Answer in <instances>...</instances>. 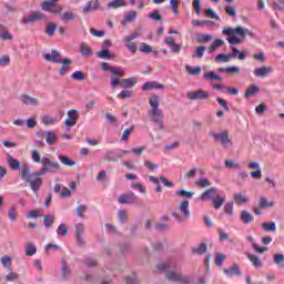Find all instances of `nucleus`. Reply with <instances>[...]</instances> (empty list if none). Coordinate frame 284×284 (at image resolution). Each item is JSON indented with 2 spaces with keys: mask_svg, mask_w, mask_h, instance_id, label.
<instances>
[{
  "mask_svg": "<svg viewBox=\"0 0 284 284\" xmlns=\"http://www.w3.org/2000/svg\"><path fill=\"white\" fill-rule=\"evenodd\" d=\"M61 170V164L59 162H52L49 158L42 160V168L37 172H30V166L26 165L21 170V179L24 183L30 185L32 192L37 194L43 185V174H57Z\"/></svg>",
  "mask_w": 284,
  "mask_h": 284,
  "instance_id": "1",
  "label": "nucleus"
},
{
  "mask_svg": "<svg viewBox=\"0 0 284 284\" xmlns=\"http://www.w3.org/2000/svg\"><path fill=\"white\" fill-rule=\"evenodd\" d=\"M149 104L151 105V109L149 110V118L150 120L158 125L159 130H164L163 126V110L159 108L160 101L159 95H152L149 99Z\"/></svg>",
  "mask_w": 284,
  "mask_h": 284,
  "instance_id": "2",
  "label": "nucleus"
},
{
  "mask_svg": "<svg viewBox=\"0 0 284 284\" xmlns=\"http://www.w3.org/2000/svg\"><path fill=\"white\" fill-rule=\"evenodd\" d=\"M222 34H226V37H229L226 39V41H229V43L231 45L241 43V39H245L246 36L254 37V33H252V31H250V29H243L242 27L223 29ZM234 34H237V37ZM239 37H241V38H239Z\"/></svg>",
  "mask_w": 284,
  "mask_h": 284,
  "instance_id": "3",
  "label": "nucleus"
},
{
  "mask_svg": "<svg viewBox=\"0 0 284 284\" xmlns=\"http://www.w3.org/2000/svg\"><path fill=\"white\" fill-rule=\"evenodd\" d=\"M172 265L170 263H162L158 265L159 272H165L168 281H172L173 283H182V284H190V277L183 276L181 271L174 272L171 271Z\"/></svg>",
  "mask_w": 284,
  "mask_h": 284,
  "instance_id": "4",
  "label": "nucleus"
},
{
  "mask_svg": "<svg viewBox=\"0 0 284 284\" xmlns=\"http://www.w3.org/2000/svg\"><path fill=\"white\" fill-rule=\"evenodd\" d=\"M59 3V0H44L41 2L40 7L43 12H50L51 14H61L63 12V7Z\"/></svg>",
  "mask_w": 284,
  "mask_h": 284,
  "instance_id": "5",
  "label": "nucleus"
},
{
  "mask_svg": "<svg viewBox=\"0 0 284 284\" xmlns=\"http://www.w3.org/2000/svg\"><path fill=\"white\" fill-rule=\"evenodd\" d=\"M186 97L190 99V101H205V99H210V93L203 89H200L187 92Z\"/></svg>",
  "mask_w": 284,
  "mask_h": 284,
  "instance_id": "6",
  "label": "nucleus"
},
{
  "mask_svg": "<svg viewBox=\"0 0 284 284\" xmlns=\"http://www.w3.org/2000/svg\"><path fill=\"white\" fill-rule=\"evenodd\" d=\"M45 20V14H43L41 11H33L30 16L22 18V23L24 26H29V23H36V21H43Z\"/></svg>",
  "mask_w": 284,
  "mask_h": 284,
  "instance_id": "7",
  "label": "nucleus"
},
{
  "mask_svg": "<svg viewBox=\"0 0 284 284\" xmlns=\"http://www.w3.org/2000/svg\"><path fill=\"white\" fill-rule=\"evenodd\" d=\"M140 34L139 32H133L132 34L124 38V43L129 51L132 52V54H136V42H133L134 39H139Z\"/></svg>",
  "mask_w": 284,
  "mask_h": 284,
  "instance_id": "8",
  "label": "nucleus"
},
{
  "mask_svg": "<svg viewBox=\"0 0 284 284\" xmlns=\"http://www.w3.org/2000/svg\"><path fill=\"white\" fill-rule=\"evenodd\" d=\"M68 119L64 121V125L67 128H74L77 125V121H79V111L71 109L67 113Z\"/></svg>",
  "mask_w": 284,
  "mask_h": 284,
  "instance_id": "9",
  "label": "nucleus"
},
{
  "mask_svg": "<svg viewBox=\"0 0 284 284\" xmlns=\"http://www.w3.org/2000/svg\"><path fill=\"white\" fill-rule=\"evenodd\" d=\"M118 202L121 203V205H132L134 203H139V197L134 193H128L120 195Z\"/></svg>",
  "mask_w": 284,
  "mask_h": 284,
  "instance_id": "10",
  "label": "nucleus"
},
{
  "mask_svg": "<svg viewBox=\"0 0 284 284\" xmlns=\"http://www.w3.org/2000/svg\"><path fill=\"white\" fill-rule=\"evenodd\" d=\"M101 69L103 70V72H110L111 74H114L115 77H125V71H123L119 68L110 67V64H108V62H102Z\"/></svg>",
  "mask_w": 284,
  "mask_h": 284,
  "instance_id": "11",
  "label": "nucleus"
},
{
  "mask_svg": "<svg viewBox=\"0 0 284 284\" xmlns=\"http://www.w3.org/2000/svg\"><path fill=\"white\" fill-rule=\"evenodd\" d=\"M180 212L184 221H189V219L192 216V213L190 212V200H183L180 203Z\"/></svg>",
  "mask_w": 284,
  "mask_h": 284,
  "instance_id": "12",
  "label": "nucleus"
},
{
  "mask_svg": "<svg viewBox=\"0 0 284 284\" xmlns=\"http://www.w3.org/2000/svg\"><path fill=\"white\" fill-rule=\"evenodd\" d=\"M44 61H50L51 63H61L63 59L61 58V53L57 50H52L50 53L44 54Z\"/></svg>",
  "mask_w": 284,
  "mask_h": 284,
  "instance_id": "13",
  "label": "nucleus"
},
{
  "mask_svg": "<svg viewBox=\"0 0 284 284\" xmlns=\"http://www.w3.org/2000/svg\"><path fill=\"white\" fill-rule=\"evenodd\" d=\"M272 72H274V68L272 67H266V65H263V67H260V68H256L254 70V74L257 79H263L265 77H267V74H272Z\"/></svg>",
  "mask_w": 284,
  "mask_h": 284,
  "instance_id": "14",
  "label": "nucleus"
},
{
  "mask_svg": "<svg viewBox=\"0 0 284 284\" xmlns=\"http://www.w3.org/2000/svg\"><path fill=\"white\" fill-rule=\"evenodd\" d=\"M164 43L168 45V48H170L172 52H174V54H179V52H181V44H176L174 38L166 37L164 39Z\"/></svg>",
  "mask_w": 284,
  "mask_h": 284,
  "instance_id": "15",
  "label": "nucleus"
},
{
  "mask_svg": "<svg viewBox=\"0 0 284 284\" xmlns=\"http://www.w3.org/2000/svg\"><path fill=\"white\" fill-rule=\"evenodd\" d=\"M213 138L215 141H220L222 145H232V141L230 140V136L227 135V131H223L221 133L213 134Z\"/></svg>",
  "mask_w": 284,
  "mask_h": 284,
  "instance_id": "16",
  "label": "nucleus"
},
{
  "mask_svg": "<svg viewBox=\"0 0 284 284\" xmlns=\"http://www.w3.org/2000/svg\"><path fill=\"white\" fill-rule=\"evenodd\" d=\"M144 92H149L150 90H165V85L158 83V82H145L142 87Z\"/></svg>",
  "mask_w": 284,
  "mask_h": 284,
  "instance_id": "17",
  "label": "nucleus"
},
{
  "mask_svg": "<svg viewBox=\"0 0 284 284\" xmlns=\"http://www.w3.org/2000/svg\"><path fill=\"white\" fill-rule=\"evenodd\" d=\"M60 63H62V65L59 70V74H61L62 77H65V74L70 72V65L72 64V60H70V58H67L62 60Z\"/></svg>",
  "mask_w": 284,
  "mask_h": 284,
  "instance_id": "18",
  "label": "nucleus"
},
{
  "mask_svg": "<svg viewBox=\"0 0 284 284\" xmlns=\"http://www.w3.org/2000/svg\"><path fill=\"white\" fill-rule=\"evenodd\" d=\"M223 273L226 274V276H241V268L239 264H233L230 268H224Z\"/></svg>",
  "mask_w": 284,
  "mask_h": 284,
  "instance_id": "19",
  "label": "nucleus"
},
{
  "mask_svg": "<svg viewBox=\"0 0 284 284\" xmlns=\"http://www.w3.org/2000/svg\"><path fill=\"white\" fill-rule=\"evenodd\" d=\"M217 191L219 190L216 189V186L205 190L200 196L201 201H207L210 199H214V194H216Z\"/></svg>",
  "mask_w": 284,
  "mask_h": 284,
  "instance_id": "20",
  "label": "nucleus"
},
{
  "mask_svg": "<svg viewBox=\"0 0 284 284\" xmlns=\"http://www.w3.org/2000/svg\"><path fill=\"white\" fill-rule=\"evenodd\" d=\"M20 101L24 103V105H39V99L32 98L28 94L21 95Z\"/></svg>",
  "mask_w": 284,
  "mask_h": 284,
  "instance_id": "21",
  "label": "nucleus"
},
{
  "mask_svg": "<svg viewBox=\"0 0 284 284\" xmlns=\"http://www.w3.org/2000/svg\"><path fill=\"white\" fill-rule=\"evenodd\" d=\"M7 162L9 168H11L14 172H17V170H21V162L14 159L12 155L7 156Z\"/></svg>",
  "mask_w": 284,
  "mask_h": 284,
  "instance_id": "22",
  "label": "nucleus"
},
{
  "mask_svg": "<svg viewBox=\"0 0 284 284\" xmlns=\"http://www.w3.org/2000/svg\"><path fill=\"white\" fill-rule=\"evenodd\" d=\"M225 204V197L221 196V194H216L215 197L212 200V205L214 210H221Z\"/></svg>",
  "mask_w": 284,
  "mask_h": 284,
  "instance_id": "23",
  "label": "nucleus"
},
{
  "mask_svg": "<svg viewBox=\"0 0 284 284\" xmlns=\"http://www.w3.org/2000/svg\"><path fill=\"white\" fill-rule=\"evenodd\" d=\"M0 39H2V41H12L13 39L12 33H10L3 24H0Z\"/></svg>",
  "mask_w": 284,
  "mask_h": 284,
  "instance_id": "24",
  "label": "nucleus"
},
{
  "mask_svg": "<svg viewBox=\"0 0 284 284\" xmlns=\"http://www.w3.org/2000/svg\"><path fill=\"white\" fill-rule=\"evenodd\" d=\"M229 54H231V59H239L240 61H245V57H247L245 52L239 51L235 47H232V53Z\"/></svg>",
  "mask_w": 284,
  "mask_h": 284,
  "instance_id": "25",
  "label": "nucleus"
},
{
  "mask_svg": "<svg viewBox=\"0 0 284 284\" xmlns=\"http://www.w3.org/2000/svg\"><path fill=\"white\" fill-rule=\"evenodd\" d=\"M185 70L191 77H199V74L203 72V69H201V67H192L190 64L185 65Z\"/></svg>",
  "mask_w": 284,
  "mask_h": 284,
  "instance_id": "26",
  "label": "nucleus"
},
{
  "mask_svg": "<svg viewBox=\"0 0 284 284\" xmlns=\"http://www.w3.org/2000/svg\"><path fill=\"white\" fill-rule=\"evenodd\" d=\"M125 6H128V1L125 0H113L106 4V8L116 10V8H125Z\"/></svg>",
  "mask_w": 284,
  "mask_h": 284,
  "instance_id": "27",
  "label": "nucleus"
},
{
  "mask_svg": "<svg viewBox=\"0 0 284 284\" xmlns=\"http://www.w3.org/2000/svg\"><path fill=\"white\" fill-rule=\"evenodd\" d=\"M80 53L82 57H92V48H90L88 43L82 42L80 44Z\"/></svg>",
  "mask_w": 284,
  "mask_h": 284,
  "instance_id": "28",
  "label": "nucleus"
},
{
  "mask_svg": "<svg viewBox=\"0 0 284 284\" xmlns=\"http://www.w3.org/2000/svg\"><path fill=\"white\" fill-rule=\"evenodd\" d=\"M246 257L248 258V261H251L254 267H262L263 262H261V258H258L255 254L247 253Z\"/></svg>",
  "mask_w": 284,
  "mask_h": 284,
  "instance_id": "29",
  "label": "nucleus"
},
{
  "mask_svg": "<svg viewBox=\"0 0 284 284\" xmlns=\"http://www.w3.org/2000/svg\"><path fill=\"white\" fill-rule=\"evenodd\" d=\"M215 61L217 63H229V61H232V54L227 53H219L216 57H215Z\"/></svg>",
  "mask_w": 284,
  "mask_h": 284,
  "instance_id": "30",
  "label": "nucleus"
},
{
  "mask_svg": "<svg viewBox=\"0 0 284 284\" xmlns=\"http://www.w3.org/2000/svg\"><path fill=\"white\" fill-rule=\"evenodd\" d=\"M191 251H192V254H199V255L205 254L207 252V244L201 243L199 246L193 247Z\"/></svg>",
  "mask_w": 284,
  "mask_h": 284,
  "instance_id": "31",
  "label": "nucleus"
},
{
  "mask_svg": "<svg viewBox=\"0 0 284 284\" xmlns=\"http://www.w3.org/2000/svg\"><path fill=\"white\" fill-rule=\"evenodd\" d=\"M136 19V11H130L124 19L122 20V26H128V23H132Z\"/></svg>",
  "mask_w": 284,
  "mask_h": 284,
  "instance_id": "32",
  "label": "nucleus"
},
{
  "mask_svg": "<svg viewBox=\"0 0 284 284\" xmlns=\"http://www.w3.org/2000/svg\"><path fill=\"white\" fill-rule=\"evenodd\" d=\"M136 85V82L134 81V78H128L121 80L120 88H134Z\"/></svg>",
  "mask_w": 284,
  "mask_h": 284,
  "instance_id": "33",
  "label": "nucleus"
},
{
  "mask_svg": "<svg viewBox=\"0 0 284 284\" xmlns=\"http://www.w3.org/2000/svg\"><path fill=\"white\" fill-rule=\"evenodd\" d=\"M97 57L99 59H106V60H110L112 59V53H110V50L108 48H102L101 51H98L97 52Z\"/></svg>",
  "mask_w": 284,
  "mask_h": 284,
  "instance_id": "34",
  "label": "nucleus"
},
{
  "mask_svg": "<svg viewBox=\"0 0 284 284\" xmlns=\"http://www.w3.org/2000/svg\"><path fill=\"white\" fill-rule=\"evenodd\" d=\"M44 139L48 145H54V143H57V134L52 131H48Z\"/></svg>",
  "mask_w": 284,
  "mask_h": 284,
  "instance_id": "35",
  "label": "nucleus"
},
{
  "mask_svg": "<svg viewBox=\"0 0 284 284\" xmlns=\"http://www.w3.org/2000/svg\"><path fill=\"white\" fill-rule=\"evenodd\" d=\"M225 41L221 40V39H216L215 41H213V43L211 44V47L209 48V52H216V50H219V48H221V45H224Z\"/></svg>",
  "mask_w": 284,
  "mask_h": 284,
  "instance_id": "36",
  "label": "nucleus"
},
{
  "mask_svg": "<svg viewBox=\"0 0 284 284\" xmlns=\"http://www.w3.org/2000/svg\"><path fill=\"white\" fill-rule=\"evenodd\" d=\"M59 161L63 165H68V168H74V165H77V162L72 161L70 158H68L65 155H59Z\"/></svg>",
  "mask_w": 284,
  "mask_h": 284,
  "instance_id": "37",
  "label": "nucleus"
},
{
  "mask_svg": "<svg viewBox=\"0 0 284 284\" xmlns=\"http://www.w3.org/2000/svg\"><path fill=\"white\" fill-rule=\"evenodd\" d=\"M273 262L277 267L284 268V255L283 254H274L273 255Z\"/></svg>",
  "mask_w": 284,
  "mask_h": 284,
  "instance_id": "38",
  "label": "nucleus"
},
{
  "mask_svg": "<svg viewBox=\"0 0 284 284\" xmlns=\"http://www.w3.org/2000/svg\"><path fill=\"white\" fill-rule=\"evenodd\" d=\"M241 217H242V222L245 225H247L254 221V216L252 214H250V212H247V211H242Z\"/></svg>",
  "mask_w": 284,
  "mask_h": 284,
  "instance_id": "39",
  "label": "nucleus"
},
{
  "mask_svg": "<svg viewBox=\"0 0 284 284\" xmlns=\"http://www.w3.org/2000/svg\"><path fill=\"white\" fill-rule=\"evenodd\" d=\"M37 254V246L34 243H28L26 246V256H34Z\"/></svg>",
  "mask_w": 284,
  "mask_h": 284,
  "instance_id": "40",
  "label": "nucleus"
},
{
  "mask_svg": "<svg viewBox=\"0 0 284 284\" xmlns=\"http://www.w3.org/2000/svg\"><path fill=\"white\" fill-rule=\"evenodd\" d=\"M195 185H196V187L205 189V187H210V185H212V182L210 181V179L204 178V179L195 181Z\"/></svg>",
  "mask_w": 284,
  "mask_h": 284,
  "instance_id": "41",
  "label": "nucleus"
},
{
  "mask_svg": "<svg viewBox=\"0 0 284 284\" xmlns=\"http://www.w3.org/2000/svg\"><path fill=\"white\" fill-rule=\"evenodd\" d=\"M260 91L261 89L257 85H252L245 91L244 97L245 99H250V97H254V94Z\"/></svg>",
  "mask_w": 284,
  "mask_h": 284,
  "instance_id": "42",
  "label": "nucleus"
},
{
  "mask_svg": "<svg viewBox=\"0 0 284 284\" xmlns=\"http://www.w3.org/2000/svg\"><path fill=\"white\" fill-rule=\"evenodd\" d=\"M71 79H74L75 81H85V79H88V74L82 71H75L71 74Z\"/></svg>",
  "mask_w": 284,
  "mask_h": 284,
  "instance_id": "43",
  "label": "nucleus"
},
{
  "mask_svg": "<svg viewBox=\"0 0 284 284\" xmlns=\"http://www.w3.org/2000/svg\"><path fill=\"white\" fill-rule=\"evenodd\" d=\"M247 196L241 194V193H237L234 195V202L236 205H243V203H247Z\"/></svg>",
  "mask_w": 284,
  "mask_h": 284,
  "instance_id": "44",
  "label": "nucleus"
},
{
  "mask_svg": "<svg viewBox=\"0 0 284 284\" xmlns=\"http://www.w3.org/2000/svg\"><path fill=\"white\" fill-rule=\"evenodd\" d=\"M258 207L261 210H265V207H274V202H267V199L262 196L260 199Z\"/></svg>",
  "mask_w": 284,
  "mask_h": 284,
  "instance_id": "45",
  "label": "nucleus"
},
{
  "mask_svg": "<svg viewBox=\"0 0 284 284\" xmlns=\"http://www.w3.org/2000/svg\"><path fill=\"white\" fill-rule=\"evenodd\" d=\"M212 41V36L207 33H201L197 36V43H210Z\"/></svg>",
  "mask_w": 284,
  "mask_h": 284,
  "instance_id": "46",
  "label": "nucleus"
},
{
  "mask_svg": "<svg viewBox=\"0 0 284 284\" xmlns=\"http://www.w3.org/2000/svg\"><path fill=\"white\" fill-rule=\"evenodd\" d=\"M105 160L109 161L110 163H114L119 161V155H116V152L114 151H109L105 154Z\"/></svg>",
  "mask_w": 284,
  "mask_h": 284,
  "instance_id": "47",
  "label": "nucleus"
},
{
  "mask_svg": "<svg viewBox=\"0 0 284 284\" xmlns=\"http://www.w3.org/2000/svg\"><path fill=\"white\" fill-rule=\"evenodd\" d=\"M57 24L49 22L45 28V34H48L49 37H53L54 32H57Z\"/></svg>",
  "mask_w": 284,
  "mask_h": 284,
  "instance_id": "48",
  "label": "nucleus"
},
{
  "mask_svg": "<svg viewBox=\"0 0 284 284\" xmlns=\"http://www.w3.org/2000/svg\"><path fill=\"white\" fill-rule=\"evenodd\" d=\"M263 230H265V232H276V223L274 222H265L262 224Z\"/></svg>",
  "mask_w": 284,
  "mask_h": 284,
  "instance_id": "49",
  "label": "nucleus"
},
{
  "mask_svg": "<svg viewBox=\"0 0 284 284\" xmlns=\"http://www.w3.org/2000/svg\"><path fill=\"white\" fill-rule=\"evenodd\" d=\"M204 14H205V17H207L209 19H215V21H221V17H219V16L216 14V12H215L214 10H212V9H206V10L204 11Z\"/></svg>",
  "mask_w": 284,
  "mask_h": 284,
  "instance_id": "50",
  "label": "nucleus"
},
{
  "mask_svg": "<svg viewBox=\"0 0 284 284\" xmlns=\"http://www.w3.org/2000/svg\"><path fill=\"white\" fill-rule=\"evenodd\" d=\"M61 20L65 21H74V13L72 11H65L64 13L61 14Z\"/></svg>",
  "mask_w": 284,
  "mask_h": 284,
  "instance_id": "51",
  "label": "nucleus"
},
{
  "mask_svg": "<svg viewBox=\"0 0 284 284\" xmlns=\"http://www.w3.org/2000/svg\"><path fill=\"white\" fill-rule=\"evenodd\" d=\"M149 19L153 21H163V16L159 12V10H154L153 12L149 13Z\"/></svg>",
  "mask_w": 284,
  "mask_h": 284,
  "instance_id": "52",
  "label": "nucleus"
},
{
  "mask_svg": "<svg viewBox=\"0 0 284 284\" xmlns=\"http://www.w3.org/2000/svg\"><path fill=\"white\" fill-rule=\"evenodd\" d=\"M87 210H88V206H87V205L80 204V205L75 209L77 216H79V219H84L85 215H83V213L87 212Z\"/></svg>",
  "mask_w": 284,
  "mask_h": 284,
  "instance_id": "53",
  "label": "nucleus"
},
{
  "mask_svg": "<svg viewBox=\"0 0 284 284\" xmlns=\"http://www.w3.org/2000/svg\"><path fill=\"white\" fill-rule=\"evenodd\" d=\"M1 263L3 265V267H12V258L8 255H4L1 257Z\"/></svg>",
  "mask_w": 284,
  "mask_h": 284,
  "instance_id": "54",
  "label": "nucleus"
},
{
  "mask_svg": "<svg viewBox=\"0 0 284 284\" xmlns=\"http://www.w3.org/2000/svg\"><path fill=\"white\" fill-rule=\"evenodd\" d=\"M83 232H85V225L83 223L75 224V236H83Z\"/></svg>",
  "mask_w": 284,
  "mask_h": 284,
  "instance_id": "55",
  "label": "nucleus"
},
{
  "mask_svg": "<svg viewBox=\"0 0 284 284\" xmlns=\"http://www.w3.org/2000/svg\"><path fill=\"white\" fill-rule=\"evenodd\" d=\"M68 276H70V268L68 267V264H65V261H62V278L65 281L68 280Z\"/></svg>",
  "mask_w": 284,
  "mask_h": 284,
  "instance_id": "56",
  "label": "nucleus"
},
{
  "mask_svg": "<svg viewBox=\"0 0 284 284\" xmlns=\"http://www.w3.org/2000/svg\"><path fill=\"white\" fill-rule=\"evenodd\" d=\"M57 232L59 236H68V226H65V224H60Z\"/></svg>",
  "mask_w": 284,
  "mask_h": 284,
  "instance_id": "57",
  "label": "nucleus"
},
{
  "mask_svg": "<svg viewBox=\"0 0 284 284\" xmlns=\"http://www.w3.org/2000/svg\"><path fill=\"white\" fill-rule=\"evenodd\" d=\"M54 224V216L52 215H45L44 216V227H52V225Z\"/></svg>",
  "mask_w": 284,
  "mask_h": 284,
  "instance_id": "58",
  "label": "nucleus"
},
{
  "mask_svg": "<svg viewBox=\"0 0 284 284\" xmlns=\"http://www.w3.org/2000/svg\"><path fill=\"white\" fill-rule=\"evenodd\" d=\"M133 92L132 91H128V90H123L120 92V94H118V99H130L133 97Z\"/></svg>",
  "mask_w": 284,
  "mask_h": 284,
  "instance_id": "59",
  "label": "nucleus"
},
{
  "mask_svg": "<svg viewBox=\"0 0 284 284\" xmlns=\"http://www.w3.org/2000/svg\"><path fill=\"white\" fill-rule=\"evenodd\" d=\"M140 52H144L146 54H150V52H152V47L145 42H142L140 44Z\"/></svg>",
  "mask_w": 284,
  "mask_h": 284,
  "instance_id": "60",
  "label": "nucleus"
},
{
  "mask_svg": "<svg viewBox=\"0 0 284 284\" xmlns=\"http://www.w3.org/2000/svg\"><path fill=\"white\" fill-rule=\"evenodd\" d=\"M41 123H43V125H52V123H54V118L50 115H43L41 118Z\"/></svg>",
  "mask_w": 284,
  "mask_h": 284,
  "instance_id": "61",
  "label": "nucleus"
},
{
  "mask_svg": "<svg viewBox=\"0 0 284 284\" xmlns=\"http://www.w3.org/2000/svg\"><path fill=\"white\" fill-rule=\"evenodd\" d=\"M206 50L207 48L204 45L197 47L195 51V57H197V59H203V54H205Z\"/></svg>",
  "mask_w": 284,
  "mask_h": 284,
  "instance_id": "62",
  "label": "nucleus"
},
{
  "mask_svg": "<svg viewBox=\"0 0 284 284\" xmlns=\"http://www.w3.org/2000/svg\"><path fill=\"white\" fill-rule=\"evenodd\" d=\"M8 216L10 221H17V209L14 206L10 207L8 211Z\"/></svg>",
  "mask_w": 284,
  "mask_h": 284,
  "instance_id": "63",
  "label": "nucleus"
},
{
  "mask_svg": "<svg viewBox=\"0 0 284 284\" xmlns=\"http://www.w3.org/2000/svg\"><path fill=\"white\" fill-rule=\"evenodd\" d=\"M223 261H225V256L223 255V253H216L215 265L220 267V265H223Z\"/></svg>",
  "mask_w": 284,
  "mask_h": 284,
  "instance_id": "64",
  "label": "nucleus"
}]
</instances>
